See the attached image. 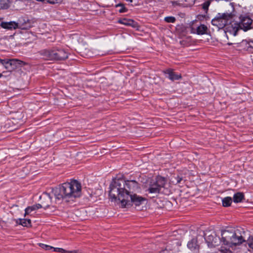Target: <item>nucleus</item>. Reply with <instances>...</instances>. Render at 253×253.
<instances>
[{
	"label": "nucleus",
	"instance_id": "nucleus-1",
	"mask_svg": "<svg viewBox=\"0 0 253 253\" xmlns=\"http://www.w3.org/2000/svg\"><path fill=\"white\" fill-rule=\"evenodd\" d=\"M138 183L135 180L123 179H113L110 185L109 197L112 202H120L122 208L141 205L146 199L135 193L140 191Z\"/></svg>",
	"mask_w": 253,
	"mask_h": 253
},
{
	"label": "nucleus",
	"instance_id": "nucleus-2",
	"mask_svg": "<svg viewBox=\"0 0 253 253\" xmlns=\"http://www.w3.org/2000/svg\"><path fill=\"white\" fill-rule=\"evenodd\" d=\"M82 186L77 180H71L65 182L52 190V194L56 200L69 199L79 197L81 194Z\"/></svg>",
	"mask_w": 253,
	"mask_h": 253
},
{
	"label": "nucleus",
	"instance_id": "nucleus-3",
	"mask_svg": "<svg viewBox=\"0 0 253 253\" xmlns=\"http://www.w3.org/2000/svg\"><path fill=\"white\" fill-rule=\"evenodd\" d=\"M245 241L241 231L238 229H229L222 230L221 233L220 243L229 247L237 246Z\"/></svg>",
	"mask_w": 253,
	"mask_h": 253
},
{
	"label": "nucleus",
	"instance_id": "nucleus-4",
	"mask_svg": "<svg viewBox=\"0 0 253 253\" xmlns=\"http://www.w3.org/2000/svg\"><path fill=\"white\" fill-rule=\"evenodd\" d=\"M234 16L232 13H219L211 20V23L217 28L218 30L224 29V32H233V30H228V28L231 23H233Z\"/></svg>",
	"mask_w": 253,
	"mask_h": 253
},
{
	"label": "nucleus",
	"instance_id": "nucleus-5",
	"mask_svg": "<svg viewBox=\"0 0 253 253\" xmlns=\"http://www.w3.org/2000/svg\"><path fill=\"white\" fill-rule=\"evenodd\" d=\"M239 19V22L234 20L228 30H233V32H238L240 30L246 32L253 28V20L249 16L241 15Z\"/></svg>",
	"mask_w": 253,
	"mask_h": 253
},
{
	"label": "nucleus",
	"instance_id": "nucleus-6",
	"mask_svg": "<svg viewBox=\"0 0 253 253\" xmlns=\"http://www.w3.org/2000/svg\"><path fill=\"white\" fill-rule=\"evenodd\" d=\"M31 27L30 23L27 20L25 21L24 19H19L18 23L14 21L2 22L1 27L8 30H15L19 28L21 30H27Z\"/></svg>",
	"mask_w": 253,
	"mask_h": 253
},
{
	"label": "nucleus",
	"instance_id": "nucleus-7",
	"mask_svg": "<svg viewBox=\"0 0 253 253\" xmlns=\"http://www.w3.org/2000/svg\"><path fill=\"white\" fill-rule=\"evenodd\" d=\"M166 182L167 180L165 177L158 176L155 181L150 182L147 191L149 193H159L161 192V189L165 186Z\"/></svg>",
	"mask_w": 253,
	"mask_h": 253
},
{
	"label": "nucleus",
	"instance_id": "nucleus-8",
	"mask_svg": "<svg viewBox=\"0 0 253 253\" xmlns=\"http://www.w3.org/2000/svg\"><path fill=\"white\" fill-rule=\"evenodd\" d=\"M0 62L1 64L4 66L5 68L10 71V72H5L6 74H8L7 75V76H9L11 74V72L12 70L20 67L25 64L23 61L16 59H1Z\"/></svg>",
	"mask_w": 253,
	"mask_h": 253
},
{
	"label": "nucleus",
	"instance_id": "nucleus-9",
	"mask_svg": "<svg viewBox=\"0 0 253 253\" xmlns=\"http://www.w3.org/2000/svg\"><path fill=\"white\" fill-rule=\"evenodd\" d=\"M205 239L210 248L214 247L220 242V238L216 235L214 232H209L206 233L205 235Z\"/></svg>",
	"mask_w": 253,
	"mask_h": 253
},
{
	"label": "nucleus",
	"instance_id": "nucleus-10",
	"mask_svg": "<svg viewBox=\"0 0 253 253\" xmlns=\"http://www.w3.org/2000/svg\"><path fill=\"white\" fill-rule=\"evenodd\" d=\"M55 52V47H53L51 49H45L39 52L42 58L45 60H55V56L53 54Z\"/></svg>",
	"mask_w": 253,
	"mask_h": 253
},
{
	"label": "nucleus",
	"instance_id": "nucleus-11",
	"mask_svg": "<svg viewBox=\"0 0 253 253\" xmlns=\"http://www.w3.org/2000/svg\"><path fill=\"white\" fill-rule=\"evenodd\" d=\"M163 73L167 75L166 77L172 82L182 79L181 75L174 72L173 69L171 68L166 69L163 71Z\"/></svg>",
	"mask_w": 253,
	"mask_h": 253
},
{
	"label": "nucleus",
	"instance_id": "nucleus-12",
	"mask_svg": "<svg viewBox=\"0 0 253 253\" xmlns=\"http://www.w3.org/2000/svg\"><path fill=\"white\" fill-rule=\"evenodd\" d=\"M55 56V60H63L68 57V53L63 48L55 46V52L53 54Z\"/></svg>",
	"mask_w": 253,
	"mask_h": 253
},
{
	"label": "nucleus",
	"instance_id": "nucleus-13",
	"mask_svg": "<svg viewBox=\"0 0 253 253\" xmlns=\"http://www.w3.org/2000/svg\"><path fill=\"white\" fill-rule=\"evenodd\" d=\"M187 247L192 251H196L199 249V246L197 240L193 238L188 242Z\"/></svg>",
	"mask_w": 253,
	"mask_h": 253
},
{
	"label": "nucleus",
	"instance_id": "nucleus-14",
	"mask_svg": "<svg viewBox=\"0 0 253 253\" xmlns=\"http://www.w3.org/2000/svg\"><path fill=\"white\" fill-rule=\"evenodd\" d=\"M181 40L179 41L180 43L184 46H189L191 45L193 41L190 37L184 36L181 38Z\"/></svg>",
	"mask_w": 253,
	"mask_h": 253
},
{
	"label": "nucleus",
	"instance_id": "nucleus-15",
	"mask_svg": "<svg viewBox=\"0 0 253 253\" xmlns=\"http://www.w3.org/2000/svg\"><path fill=\"white\" fill-rule=\"evenodd\" d=\"M119 23L127 26H131L133 27H137V23L131 19H124L119 21Z\"/></svg>",
	"mask_w": 253,
	"mask_h": 253
},
{
	"label": "nucleus",
	"instance_id": "nucleus-16",
	"mask_svg": "<svg viewBox=\"0 0 253 253\" xmlns=\"http://www.w3.org/2000/svg\"><path fill=\"white\" fill-rule=\"evenodd\" d=\"M16 223L24 227H29L31 226V221L30 219L19 218L17 220Z\"/></svg>",
	"mask_w": 253,
	"mask_h": 253
},
{
	"label": "nucleus",
	"instance_id": "nucleus-17",
	"mask_svg": "<svg viewBox=\"0 0 253 253\" xmlns=\"http://www.w3.org/2000/svg\"><path fill=\"white\" fill-rule=\"evenodd\" d=\"M244 198V195L243 193L238 192L235 193L233 197V200L235 203L241 202Z\"/></svg>",
	"mask_w": 253,
	"mask_h": 253
},
{
	"label": "nucleus",
	"instance_id": "nucleus-18",
	"mask_svg": "<svg viewBox=\"0 0 253 253\" xmlns=\"http://www.w3.org/2000/svg\"><path fill=\"white\" fill-rule=\"evenodd\" d=\"M232 199L230 197H226L222 200V205L224 207L230 206L232 203Z\"/></svg>",
	"mask_w": 253,
	"mask_h": 253
},
{
	"label": "nucleus",
	"instance_id": "nucleus-19",
	"mask_svg": "<svg viewBox=\"0 0 253 253\" xmlns=\"http://www.w3.org/2000/svg\"><path fill=\"white\" fill-rule=\"evenodd\" d=\"M9 4V0H0V9L8 8Z\"/></svg>",
	"mask_w": 253,
	"mask_h": 253
},
{
	"label": "nucleus",
	"instance_id": "nucleus-20",
	"mask_svg": "<svg viewBox=\"0 0 253 253\" xmlns=\"http://www.w3.org/2000/svg\"><path fill=\"white\" fill-rule=\"evenodd\" d=\"M181 4H185L187 6H190L193 5L195 0H178Z\"/></svg>",
	"mask_w": 253,
	"mask_h": 253
},
{
	"label": "nucleus",
	"instance_id": "nucleus-21",
	"mask_svg": "<svg viewBox=\"0 0 253 253\" xmlns=\"http://www.w3.org/2000/svg\"><path fill=\"white\" fill-rule=\"evenodd\" d=\"M36 211V209L34 205L32 206L28 207L25 210V216H26L27 214H29L32 211Z\"/></svg>",
	"mask_w": 253,
	"mask_h": 253
},
{
	"label": "nucleus",
	"instance_id": "nucleus-22",
	"mask_svg": "<svg viewBox=\"0 0 253 253\" xmlns=\"http://www.w3.org/2000/svg\"><path fill=\"white\" fill-rule=\"evenodd\" d=\"M210 4H211V2L209 0L206 1L205 2H204L203 4H202V8L204 10V11H205V12L206 13L207 12V11L208 10V8H209V7Z\"/></svg>",
	"mask_w": 253,
	"mask_h": 253
},
{
	"label": "nucleus",
	"instance_id": "nucleus-23",
	"mask_svg": "<svg viewBox=\"0 0 253 253\" xmlns=\"http://www.w3.org/2000/svg\"><path fill=\"white\" fill-rule=\"evenodd\" d=\"M207 30L208 27L204 24H201L197 27L196 32H207Z\"/></svg>",
	"mask_w": 253,
	"mask_h": 253
},
{
	"label": "nucleus",
	"instance_id": "nucleus-24",
	"mask_svg": "<svg viewBox=\"0 0 253 253\" xmlns=\"http://www.w3.org/2000/svg\"><path fill=\"white\" fill-rule=\"evenodd\" d=\"M175 20V18L173 16H168L165 18V21L168 23H174Z\"/></svg>",
	"mask_w": 253,
	"mask_h": 253
},
{
	"label": "nucleus",
	"instance_id": "nucleus-25",
	"mask_svg": "<svg viewBox=\"0 0 253 253\" xmlns=\"http://www.w3.org/2000/svg\"><path fill=\"white\" fill-rule=\"evenodd\" d=\"M219 251L221 253H233V252L229 249L221 247Z\"/></svg>",
	"mask_w": 253,
	"mask_h": 253
},
{
	"label": "nucleus",
	"instance_id": "nucleus-26",
	"mask_svg": "<svg viewBox=\"0 0 253 253\" xmlns=\"http://www.w3.org/2000/svg\"><path fill=\"white\" fill-rule=\"evenodd\" d=\"M40 246L41 247L42 249L47 251L53 249V247L43 244H40Z\"/></svg>",
	"mask_w": 253,
	"mask_h": 253
},
{
	"label": "nucleus",
	"instance_id": "nucleus-27",
	"mask_svg": "<svg viewBox=\"0 0 253 253\" xmlns=\"http://www.w3.org/2000/svg\"><path fill=\"white\" fill-rule=\"evenodd\" d=\"M173 178L174 180H172V182H175V184L179 183L182 180V178L178 175L173 177Z\"/></svg>",
	"mask_w": 253,
	"mask_h": 253
},
{
	"label": "nucleus",
	"instance_id": "nucleus-28",
	"mask_svg": "<svg viewBox=\"0 0 253 253\" xmlns=\"http://www.w3.org/2000/svg\"><path fill=\"white\" fill-rule=\"evenodd\" d=\"M53 251L55 252H59V253H66L67 252V251H66L65 250L60 248H54L53 247Z\"/></svg>",
	"mask_w": 253,
	"mask_h": 253
},
{
	"label": "nucleus",
	"instance_id": "nucleus-29",
	"mask_svg": "<svg viewBox=\"0 0 253 253\" xmlns=\"http://www.w3.org/2000/svg\"><path fill=\"white\" fill-rule=\"evenodd\" d=\"M62 0H46L45 1L50 4L60 3Z\"/></svg>",
	"mask_w": 253,
	"mask_h": 253
},
{
	"label": "nucleus",
	"instance_id": "nucleus-30",
	"mask_svg": "<svg viewBox=\"0 0 253 253\" xmlns=\"http://www.w3.org/2000/svg\"><path fill=\"white\" fill-rule=\"evenodd\" d=\"M169 250H172V249L169 248V246H167L165 249H162L159 253H169Z\"/></svg>",
	"mask_w": 253,
	"mask_h": 253
},
{
	"label": "nucleus",
	"instance_id": "nucleus-31",
	"mask_svg": "<svg viewBox=\"0 0 253 253\" xmlns=\"http://www.w3.org/2000/svg\"><path fill=\"white\" fill-rule=\"evenodd\" d=\"M247 244L248 245L249 247L253 250V239H249L248 240Z\"/></svg>",
	"mask_w": 253,
	"mask_h": 253
},
{
	"label": "nucleus",
	"instance_id": "nucleus-32",
	"mask_svg": "<svg viewBox=\"0 0 253 253\" xmlns=\"http://www.w3.org/2000/svg\"><path fill=\"white\" fill-rule=\"evenodd\" d=\"M44 195L46 196L49 199V200H51L52 197L51 194L45 193L44 194Z\"/></svg>",
	"mask_w": 253,
	"mask_h": 253
},
{
	"label": "nucleus",
	"instance_id": "nucleus-33",
	"mask_svg": "<svg viewBox=\"0 0 253 253\" xmlns=\"http://www.w3.org/2000/svg\"><path fill=\"white\" fill-rule=\"evenodd\" d=\"M34 206L35 207L36 210H38L42 208V206L40 204H38L35 205Z\"/></svg>",
	"mask_w": 253,
	"mask_h": 253
},
{
	"label": "nucleus",
	"instance_id": "nucleus-34",
	"mask_svg": "<svg viewBox=\"0 0 253 253\" xmlns=\"http://www.w3.org/2000/svg\"><path fill=\"white\" fill-rule=\"evenodd\" d=\"M229 34L233 37H236L238 35V33H229Z\"/></svg>",
	"mask_w": 253,
	"mask_h": 253
},
{
	"label": "nucleus",
	"instance_id": "nucleus-35",
	"mask_svg": "<svg viewBox=\"0 0 253 253\" xmlns=\"http://www.w3.org/2000/svg\"><path fill=\"white\" fill-rule=\"evenodd\" d=\"M5 74H6V73H5V72H3V73L1 74H0V77H6V76H7V75H5Z\"/></svg>",
	"mask_w": 253,
	"mask_h": 253
},
{
	"label": "nucleus",
	"instance_id": "nucleus-36",
	"mask_svg": "<svg viewBox=\"0 0 253 253\" xmlns=\"http://www.w3.org/2000/svg\"><path fill=\"white\" fill-rule=\"evenodd\" d=\"M194 34H196V33H193ZM208 33H204V32H202V33H196V34H197L198 35H203V34H208Z\"/></svg>",
	"mask_w": 253,
	"mask_h": 253
},
{
	"label": "nucleus",
	"instance_id": "nucleus-37",
	"mask_svg": "<svg viewBox=\"0 0 253 253\" xmlns=\"http://www.w3.org/2000/svg\"><path fill=\"white\" fill-rule=\"evenodd\" d=\"M66 253H76L75 251H67Z\"/></svg>",
	"mask_w": 253,
	"mask_h": 253
},
{
	"label": "nucleus",
	"instance_id": "nucleus-38",
	"mask_svg": "<svg viewBox=\"0 0 253 253\" xmlns=\"http://www.w3.org/2000/svg\"><path fill=\"white\" fill-rule=\"evenodd\" d=\"M250 42H251L253 44V40H251ZM251 47H253V45H250Z\"/></svg>",
	"mask_w": 253,
	"mask_h": 253
},
{
	"label": "nucleus",
	"instance_id": "nucleus-39",
	"mask_svg": "<svg viewBox=\"0 0 253 253\" xmlns=\"http://www.w3.org/2000/svg\"><path fill=\"white\" fill-rule=\"evenodd\" d=\"M54 41H55V38H53V40L51 39V40H48V42H54Z\"/></svg>",
	"mask_w": 253,
	"mask_h": 253
},
{
	"label": "nucleus",
	"instance_id": "nucleus-40",
	"mask_svg": "<svg viewBox=\"0 0 253 253\" xmlns=\"http://www.w3.org/2000/svg\"><path fill=\"white\" fill-rule=\"evenodd\" d=\"M2 18H0V26L1 27Z\"/></svg>",
	"mask_w": 253,
	"mask_h": 253
},
{
	"label": "nucleus",
	"instance_id": "nucleus-41",
	"mask_svg": "<svg viewBox=\"0 0 253 253\" xmlns=\"http://www.w3.org/2000/svg\"><path fill=\"white\" fill-rule=\"evenodd\" d=\"M26 34L27 33L28 34H31V35H33V33L32 32H31V33H25Z\"/></svg>",
	"mask_w": 253,
	"mask_h": 253
},
{
	"label": "nucleus",
	"instance_id": "nucleus-42",
	"mask_svg": "<svg viewBox=\"0 0 253 253\" xmlns=\"http://www.w3.org/2000/svg\"><path fill=\"white\" fill-rule=\"evenodd\" d=\"M124 11H124V10H122V9H121V10H120V12H124Z\"/></svg>",
	"mask_w": 253,
	"mask_h": 253
},
{
	"label": "nucleus",
	"instance_id": "nucleus-43",
	"mask_svg": "<svg viewBox=\"0 0 253 253\" xmlns=\"http://www.w3.org/2000/svg\"><path fill=\"white\" fill-rule=\"evenodd\" d=\"M227 34V33H226V32H225V33H224V35L227 36V34Z\"/></svg>",
	"mask_w": 253,
	"mask_h": 253
},
{
	"label": "nucleus",
	"instance_id": "nucleus-44",
	"mask_svg": "<svg viewBox=\"0 0 253 253\" xmlns=\"http://www.w3.org/2000/svg\"><path fill=\"white\" fill-rule=\"evenodd\" d=\"M46 33V34H50V33H49V32H47V33Z\"/></svg>",
	"mask_w": 253,
	"mask_h": 253
},
{
	"label": "nucleus",
	"instance_id": "nucleus-45",
	"mask_svg": "<svg viewBox=\"0 0 253 253\" xmlns=\"http://www.w3.org/2000/svg\"><path fill=\"white\" fill-rule=\"evenodd\" d=\"M47 39H48L50 38V37H49V36H48V37H47Z\"/></svg>",
	"mask_w": 253,
	"mask_h": 253
},
{
	"label": "nucleus",
	"instance_id": "nucleus-46",
	"mask_svg": "<svg viewBox=\"0 0 253 253\" xmlns=\"http://www.w3.org/2000/svg\"><path fill=\"white\" fill-rule=\"evenodd\" d=\"M178 33V34H181L182 33L179 32V33Z\"/></svg>",
	"mask_w": 253,
	"mask_h": 253
}]
</instances>
